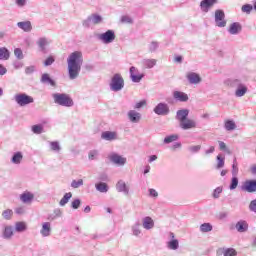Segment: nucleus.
<instances>
[{"label":"nucleus","mask_w":256,"mask_h":256,"mask_svg":"<svg viewBox=\"0 0 256 256\" xmlns=\"http://www.w3.org/2000/svg\"><path fill=\"white\" fill-rule=\"evenodd\" d=\"M15 229L18 233H21L27 229V224H25V222H17L15 224Z\"/></svg>","instance_id":"nucleus-33"},{"label":"nucleus","mask_w":256,"mask_h":256,"mask_svg":"<svg viewBox=\"0 0 256 256\" xmlns=\"http://www.w3.org/2000/svg\"><path fill=\"white\" fill-rule=\"evenodd\" d=\"M241 189L247 193H256V180H246Z\"/></svg>","instance_id":"nucleus-8"},{"label":"nucleus","mask_w":256,"mask_h":256,"mask_svg":"<svg viewBox=\"0 0 256 256\" xmlns=\"http://www.w3.org/2000/svg\"><path fill=\"white\" fill-rule=\"evenodd\" d=\"M3 237L4 239H11V237H13V227L6 226L4 228Z\"/></svg>","instance_id":"nucleus-27"},{"label":"nucleus","mask_w":256,"mask_h":256,"mask_svg":"<svg viewBox=\"0 0 256 256\" xmlns=\"http://www.w3.org/2000/svg\"><path fill=\"white\" fill-rule=\"evenodd\" d=\"M168 247H169V249H172L173 251H175L176 249H179V241L172 240V241L168 242Z\"/></svg>","instance_id":"nucleus-40"},{"label":"nucleus","mask_w":256,"mask_h":256,"mask_svg":"<svg viewBox=\"0 0 256 256\" xmlns=\"http://www.w3.org/2000/svg\"><path fill=\"white\" fill-rule=\"evenodd\" d=\"M53 63H55V58H53V56H49L45 60L44 65H45V67H49V65H53Z\"/></svg>","instance_id":"nucleus-49"},{"label":"nucleus","mask_w":256,"mask_h":256,"mask_svg":"<svg viewBox=\"0 0 256 256\" xmlns=\"http://www.w3.org/2000/svg\"><path fill=\"white\" fill-rule=\"evenodd\" d=\"M88 157L91 161H93V159H95V157H97V150H92L89 152Z\"/></svg>","instance_id":"nucleus-54"},{"label":"nucleus","mask_w":256,"mask_h":256,"mask_svg":"<svg viewBox=\"0 0 256 256\" xmlns=\"http://www.w3.org/2000/svg\"><path fill=\"white\" fill-rule=\"evenodd\" d=\"M124 85H125V81L123 80V77L121 76V74H115L111 82L112 91H121Z\"/></svg>","instance_id":"nucleus-5"},{"label":"nucleus","mask_w":256,"mask_h":256,"mask_svg":"<svg viewBox=\"0 0 256 256\" xmlns=\"http://www.w3.org/2000/svg\"><path fill=\"white\" fill-rule=\"evenodd\" d=\"M245 93H247V88H246V86L243 85V84H240V85L238 86V89H237L236 92H235L236 97H243V95H245Z\"/></svg>","instance_id":"nucleus-28"},{"label":"nucleus","mask_w":256,"mask_h":256,"mask_svg":"<svg viewBox=\"0 0 256 256\" xmlns=\"http://www.w3.org/2000/svg\"><path fill=\"white\" fill-rule=\"evenodd\" d=\"M221 193H223V188L222 187L216 188L213 193L214 199H219V195H221Z\"/></svg>","instance_id":"nucleus-47"},{"label":"nucleus","mask_w":256,"mask_h":256,"mask_svg":"<svg viewBox=\"0 0 256 256\" xmlns=\"http://www.w3.org/2000/svg\"><path fill=\"white\" fill-rule=\"evenodd\" d=\"M189 83H191L192 85H197L199 83H201V76H199V74L194 73V72H189L186 75Z\"/></svg>","instance_id":"nucleus-12"},{"label":"nucleus","mask_w":256,"mask_h":256,"mask_svg":"<svg viewBox=\"0 0 256 256\" xmlns=\"http://www.w3.org/2000/svg\"><path fill=\"white\" fill-rule=\"evenodd\" d=\"M110 161H112V163H115L116 165H124L125 163H127V158H123L119 154H112L110 155Z\"/></svg>","instance_id":"nucleus-13"},{"label":"nucleus","mask_w":256,"mask_h":256,"mask_svg":"<svg viewBox=\"0 0 256 256\" xmlns=\"http://www.w3.org/2000/svg\"><path fill=\"white\" fill-rule=\"evenodd\" d=\"M218 253H222L224 256H237V250L233 248H220Z\"/></svg>","instance_id":"nucleus-19"},{"label":"nucleus","mask_w":256,"mask_h":256,"mask_svg":"<svg viewBox=\"0 0 256 256\" xmlns=\"http://www.w3.org/2000/svg\"><path fill=\"white\" fill-rule=\"evenodd\" d=\"M14 99L20 107H25L35 102V99L32 96L25 93L16 94Z\"/></svg>","instance_id":"nucleus-4"},{"label":"nucleus","mask_w":256,"mask_h":256,"mask_svg":"<svg viewBox=\"0 0 256 256\" xmlns=\"http://www.w3.org/2000/svg\"><path fill=\"white\" fill-rule=\"evenodd\" d=\"M219 148H220V151H226L227 150V144H225V142H223V141H220L219 142Z\"/></svg>","instance_id":"nucleus-56"},{"label":"nucleus","mask_w":256,"mask_h":256,"mask_svg":"<svg viewBox=\"0 0 256 256\" xmlns=\"http://www.w3.org/2000/svg\"><path fill=\"white\" fill-rule=\"evenodd\" d=\"M71 205L72 209H79V207L81 206V200L75 199L74 201H72Z\"/></svg>","instance_id":"nucleus-50"},{"label":"nucleus","mask_w":256,"mask_h":256,"mask_svg":"<svg viewBox=\"0 0 256 256\" xmlns=\"http://www.w3.org/2000/svg\"><path fill=\"white\" fill-rule=\"evenodd\" d=\"M32 131L36 135H41V133H43V125H41V124L33 125L32 126Z\"/></svg>","instance_id":"nucleus-37"},{"label":"nucleus","mask_w":256,"mask_h":256,"mask_svg":"<svg viewBox=\"0 0 256 256\" xmlns=\"http://www.w3.org/2000/svg\"><path fill=\"white\" fill-rule=\"evenodd\" d=\"M17 25L20 29H22V31H25L26 33H29V31L33 29L31 21L18 22Z\"/></svg>","instance_id":"nucleus-18"},{"label":"nucleus","mask_w":256,"mask_h":256,"mask_svg":"<svg viewBox=\"0 0 256 256\" xmlns=\"http://www.w3.org/2000/svg\"><path fill=\"white\" fill-rule=\"evenodd\" d=\"M153 161H157V155H152V156H150L149 162H150V163H153Z\"/></svg>","instance_id":"nucleus-62"},{"label":"nucleus","mask_w":256,"mask_h":256,"mask_svg":"<svg viewBox=\"0 0 256 256\" xmlns=\"http://www.w3.org/2000/svg\"><path fill=\"white\" fill-rule=\"evenodd\" d=\"M242 11L243 13H251V11H253V6H251V4H245L242 6Z\"/></svg>","instance_id":"nucleus-46"},{"label":"nucleus","mask_w":256,"mask_h":256,"mask_svg":"<svg viewBox=\"0 0 256 256\" xmlns=\"http://www.w3.org/2000/svg\"><path fill=\"white\" fill-rule=\"evenodd\" d=\"M91 20L92 23H94V25H99V23H101V21H103V18H101V16L94 14L91 16Z\"/></svg>","instance_id":"nucleus-41"},{"label":"nucleus","mask_w":256,"mask_h":256,"mask_svg":"<svg viewBox=\"0 0 256 256\" xmlns=\"http://www.w3.org/2000/svg\"><path fill=\"white\" fill-rule=\"evenodd\" d=\"M174 98L182 102L189 101V96H187V94H185L184 92H174Z\"/></svg>","instance_id":"nucleus-23"},{"label":"nucleus","mask_w":256,"mask_h":256,"mask_svg":"<svg viewBox=\"0 0 256 256\" xmlns=\"http://www.w3.org/2000/svg\"><path fill=\"white\" fill-rule=\"evenodd\" d=\"M143 65L145 66L146 69H153V67H155V65H157V60H155V59L143 60Z\"/></svg>","instance_id":"nucleus-25"},{"label":"nucleus","mask_w":256,"mask_h":256,"mask_svg":"<svg viewBox=\"0 0 256 256\" xmlns=\"http://www.w3.org/2000/svg\"><path fill=\"white\" fill-rule=\"evenodd\" d=\"M95 187L97 191H99L100 193H107V191H109V187L107 186V183H104V182H100L96 184Z\"/></svg>","instance_id":"nucleus-26"},{"label":"nucleus","mask_w":256,"mask_h":256,"mask_svg":"<svg viewBox=\"0 0 256 256\" xmlns=\"http://www.w3.org/2000/svg\"><path fill=\"white\" fill-rule=\"evenodd\" d=\"M237 185H239V179L237 177H233L230 184V189L233 191V189H237Z\"/></svg>","instance_id":"nucleus-44"},{"label":"nucleus","mask_w":256,"mask_h":256,"mask_svg":"<svg viewBox=\"0 0 256 256\" xmlns=\"http://www.w3.org/2000/svg\"><path fill=\"white\" fill-rule=\"evenodd\" d=\"M73 197V194L71 192L66 193L63 198L60 200V206L65 207L67 203H69V199Z\"/></svg>","instance_id":"nucleus-29"},{"label":"nucleus","mask_w":256,"mask_h":256,"mask_svg":"<svg viewBox=\"0 0 256 256\" xmlns=\"http://www.w3.org/2000/svg\"><path fill=\"white\" fill-rule=\"evenodd\" d=\"M14 55L15 57H17V59H23V51L21 50V48H16L14 50Z\"/></svg>","instance_id":"nucleus-48"},{"label":"nucleus","mask_w":256,"mask_h":256,"mask_svg":"<svg viewBox=\"0 0 256 256\" xmlns=\"http://www.w3.org/2000/svg\"><path fill=\"white\" fill-rule=\"evenodd\" d=\"M217 0H202L200 3V7L204 13H208L209 9L213 7V5H216Z\"/></svg>","instance_id":"nucleus-10"},{"label":"nucleus","mask_w":256,"mask_h":256,"mask_svg":"<svg viewBox=\"0 0 256 256\" xmlns=\"http://www.w3.org/2000/svg\"><path fill=\"white\" fill-rule=\"evenodd\" d=\"M200 150H201V145L190 147V151H192L193 153H197V151H200Z\"/></svg>","instance_id":"nucleus-57"},{"label":"nucleus","mask_w":256,"mask_h":256,"mask_svg":"<svg viewBox=\"0 0 256 256\" xmlns=\"http://www.w3.org/2000/svg\"><path fill=\"white\" fill-rule=\"evenodd\" d=\"M5 73H7V68L0 64V75H5Z\"/></svg>","instance_id":"nucleus-59"},{"label":"nucleus","mask_w":256,"mask_h":256,"mask_svg":"<svg viewBox=\"0 0 256 256\" xmlns=\"http://www.w3.org/2000/svg\"><path fill=\"white\" fill-rule=\"evenodd\" d=\"M200 231L202 233H209V231H213V226L209 223H204L200 226Z\"/></svg>","instance_id":"nucleus-34"},{"label":"nucleus","mask_w":256,"mask_h":256,"mask_svg":"<svg viewBox=\"0 0 256 256\" xmlns=\"http://www.w3.org/2000/svg\"><path fill=\"white\" fill-rule=\"evenodd\" d=\"M38 47H40L41 51H45V46L49 45L47 38H40L37 42Z\"/></svg>","instance_id":"nucleus-35"},{"label":"nucleus","mask_w":256,"mask_h":256,"mask_svg":"<svg viewBox=\"0 0 256 256\" xmlns=\"http://www.w3.org/2000/svg\"><path fill=\"white\" fill-rule=\"evenodd\" d=\"M154 113H156V115H167L169 113V106H167V104L159 103L154 108Z\"/></svg>","instance_id":"nucleus-9"},{"label":"nucleus","mask_w":256,"mask_h":256,"mask_svg":"<svg viewBox=\"0 0 256 256\" xmlns=\"http://www.w3.org/2000/svg\"><path fill=\"white\" fill-rule=\"evenodd\" d=\"M43 237H49L51 235V223L45 222L42 224V229L40 231Z\"/></svg>","instance_id":"nucleus-16"},{"label":"nucleus","mask_w":256,"mask_h":256,"mask_svg":"<svg viewBox=\"0 0 256 256\" xmlns=\"http://www.w3.org/2000/svg\"><path fill=\"white\" fill-rule=\"evenodd\" d=\"M116 189L119 191V193H126V195H129V188H127V184H125L123 180L118 181L116 184Z\"/></svg>","instance_id":"nucleus-17"},{"label":"nucleus","mask_w":256,"mask_h":256,"mask_svg":"<svg viewBox=\"0 0 256 256\" xmlns=\"http://www.w3.org/2000/svg\"><path fill=\"white\" fill-rule=\"evenodd\" d=\"M137 73H139V70H137V68L132 66L130 68V77L134 83H139V81L143 79V74H137Z\"/></svg>","instance_id":"nucleus-11"},{"label":"nucleus","mask_w":256,"mask_h":256,"mask_svg":"<svg viewBox=\"0 0 256 256\" xmlns=\"http://www.w3.org/2000/svg\"><path fill=\"white\" fill-rule=\"evenodd\" d=\"M35 199V195L29 191H25L20 195L22 203H31Z\"/></svg>","instance_id":"nucleus-14"},{"label":"nucleus","mask_w":256,"mask_h":256,"mask_svg":"<svg viewBox=\"0 0 256 256\" xmlns=\"http://www.w3.org/2000/svg\"><path fill=\"white\" fill-rule=\"evenodd\" d=\"M177 139H179V136H177V135L167 136L164 139V143H173V141H177Z\"/></svg>","instance_id":"nucleus-43"},{"label":"nucleus","mask_w":256,"mask_h":256,"mask_svg":"<svg viewBox=\"0 0 256 256\" xmlns=\"http://www.w3.org/2000/svg\"><path fill=\"white\" fill-rule=\"evenodd\" d=\"M251 173H253V175H256V166L251 167Z\"/></svg>","instance_id":"nucleus-64"},{"label":"nucleus","mask_w":256,"mask_h":256,"mask_svg":"<svg viewBox=\"0 0 256 256\" xmlns=\"http://www.w3.org/2000/svg\"><path fill=\"white\" fill-rule=\"evenodd\" d=\"M2 217H4L7 221H9L13 217V210L11 209L4 210L2 212Z\"/></svg>","instance_id":"nucleus-36"},{"label":"nucleus","mask_w":256,"mask_h":256,"mask_svg":"<svg viewBox=\"0 0 256 256\" xmlns=\"http://www.w3.org/2000/svg\"><path fill=\"white\" fill-rule=\"evenodd\" d=\"M0 59L4 61H7V59H9V50H7V48H0Z\"/></svg>","instance_id":"nucleus-30"},{"label":"nucleus","mask_w":256,"mask_h":256,"mask_svg":"<svg viewBox=\"0 0 256 256\" xmlns=\"http://www.w3.org/2000/svg\"><path fill=\"white\" fill-rule=\"evenodd\" d=\"M50 145L52 151H59L61 149V146H59V142H51Z\"/></svg>","instance_id":"nucleus-51"},{"label":"nucleus","mask_w":256,"mask_h":256,"mask_svg":"<svg viewBox=\"0 0 256 256\" xmlns=\"http://www.w3.org/2000/svg\"><path fill=\"white\" fill-rule=\"evenodd\" d=\"M249 209L250 211H253L254 213H256V199L250 202Z\"/></svg>","instance_id":"nucleus-53"},{"label":"nucleus","mask_w":256,"mask_h":256,"mask_svg":"<svg viewBox=\"0 0 256 256\" xmlns=\"http://www.w3.org/2000/svg\"><path fill=\"white\" fill-rule=\"evenodd\" d=\"M155 226V222H153V219L151 217H145L143 220V227L144 229H153Z\"/></svg>","instance_id":"nucleus-24"},{"label":"nucleus","mask_w":256,"mask_h":256,"mask_svg":"<svg viewBox=\"0 0 256 256\" xmlns=\"http://www.w3.org/2000/svg\"><path fill=\"white\" fill-rule=\"evenodd\" d=\"M67 63L70 79H77L83 65V53L81 51L72 52L67 59Z\"/></svg>","instance_id":"nucleus-1"},{"label":"nucleus","mask_w":256,"mask_h":256,"mask_svg":"<svg viewBox=\"0 0 256 256\" xmlns=\"http://www.w3.org/2000/svg\"><path fill=\"white\" fill-rule=\"evenodd\" d=\"M16 213L18 214V215H22V213H25V210L23 209V208H17L16 210Z\"/></svg>","instance_id":"nucleus-60"},{"label":"nucleus","mask_w":256,"mask_h":256,"mask_svg":"<svg viewBox=\"0 0 256 256\" xmlns=\"http://www.w3.org/2000/svg\"><path fill=\"white\" fill-rule=\"evenodd\" d=\"M249 228V225L245 221H239L236 224V229L239 233H245L247 229Z\"/></svg>","instance_id":"nucleus-21"},{"label":"nucleus","mask_w":256,"mask_h":256,"mask_svg":"<svg viewBox=\"0 0 256 256\" xmlns=\"http://www.w3.org/2000/svg\"><path fill=\"white\" fill-rule=\"evenodd\" d=\"M17 5H20V7H23V5H25V0H17Z\"/></svg>","instance_id":"nucleus-63"},{"label":"nucleus","mask_w":256,"mask_h":256,"mask_svg":"<svg viewBox=\"0 0 256 256\" xmlns=\"http://www.w3.org/2000/svg\"><path fill=\"white\" fill-rule=\"evenodd\" d=\"M81 185H83V179L80 180H73L71 183V187H73V189H78V187H81Z\"/></svg>","instance_id":"nucleus-45"},{"label":"nucleus","mask_w":256,"mask_h":256,"mask_svg":"<svg viewBox=\"0 0 256 256\" xmlns=\"http://www.w3.org/2000/svg\"><path fill=\"white\" fill-rule=\"evenodd\" d=\"M241 29V24H239L238 22H234L230 25L229 33H231V35H237V33L241 31Z\"/></svg>","instance_id":"nucleus-20"},{"label":"nucleus","mask_w":256,"mask_h":256,"mask_svg":"<svg viewBox=\"0 0 256 256\" xmlns=\"http://www.w3.org/2000/svg\"><path fill=\"white\" fill-rule=\"evenodd\" d=\"M187 117H189V110L183 109L177 112L176 119L179 121L181 129H195L197 123Z\"/></svg>","instance_id":"nucleus-2"},{"label":"nucleus","mask_w":256,"mask_h":256,"mask_svg":"<svg viewBox=\"0 0 256 256\" xmlns=\"http://www.w3.org/2000/svg\"><path fill=\"white\" fill-rule=\"evenodd\" d=\"M99 39L102 43H113L115 41V32L113 30H107L105 33L99 35Z\"/></svg>","instance_id":"nucleus-7"},{"label":"nucleus","mask_w":256,"mask_h":256,"mask_svg":"<svg viewBox=\"0 0 256 256\" xmlns=\"http://www.w3.org/2000/svg\"><path fill=\"white\" fill-rule=\"evenodd\" d=\"M122 23H132L131 17L129 16H122L121 18Z\"/></svg>","instance_id":"nucleus-55"},{"label":"nucleus","mask_w":256,"mask_h":256,"mask_svg":"<svg viewBox=\"0 0 256 256\" xmlns=\"http://www.w3.org/2000/svg\"><path fill=\"white\" fill-rule=\"evenodd\" d=\"M22 160H23V154H21V152L15 153L12 157V163H15L16 165L21 163Z\"/></svg>","instance_id":"nucleus-31"},{"label":"nucleus","mask_w":256,"mask_h":256,"mask_svg":"<svg viewBox=\"0 0 256 256\" xmlns=\"http://www.w3.org/2000/svg\"><path fill=\"white\" fill-rule=\"evenodd\" d=\"M102 139L113 141L114 139H117V134L115 132L106 131L102 133Z\"/></svg>","instance_id":"nucleus-22"},{"label":"nucleus","mask_w":256,"mask_h":256,"mask_svg":"<svg viewBox=\"0 0 256 256\" xmlns=\"http://www.w3.org/2000/svg\"><path fill=\"white\" fill-rule=\"evenodd\" d=\"M237 173H239V167L237 164V159H234L233 165H232V175L236 177Z\"/></svg>","instance_id":"nucleus-42"},{"label":"nucleus","mask_w":256,"mask_h":256,"mask_svg":"<svg viewBox=\"0 0 256 256\" xmlns=\"http://www.w3.org/2000/svg\"><path fill=\"white\" fill-rule=\"evenodd\" d=\"M217 165H216V169H223V167H225V158L221 157V155L217 156Z\"/></svg>","instance_id":"nucleus-38"},{"label":"nucleus","mask_w":256,"mask_h":256,"mask_svg":"<svg viewBox=\"0 0 256 256\" xmlns=\"http://www.w3.org/2000/svg\"><path fill=\"white\" fill-rule=\"evenodd\" d=\"M42 83H50L52 87H55V81L49 77V74H43L41 78Z\"/></svg>","instance_id":"nucleus-32"},{"label":"nucleus","mask_w":256,"mask_h":256,"mask_svg":"<svg viewBox=\"0 0 256 256\" xmlns=\"http://www.w3.org/2000/svg\"><path fill=\"white\" fill-rule=\"evenodd\" d=\"M235 122H233L232 120H227L225 122V129L227 131H233L235 129Z\"/></svg>","instance_id":"nucleus-39"},{"label":"nucleus","mask_w":256,"mask_h":256,"mask_svg":"<svg viewBox=\"0 0 256 256\" xmlns=\"http://www.w3.org/2000/svg\"><path fill=\"white\" fill-rule=\"evenodd\" d=\"M145 105H147V101L141 100L140 102L136 103L135 109H141V107H145Z\"/></svg>","instance_id":"nucleus-52"},{"label":"nucleus","mask_w":256,"mask_h":256,"mask_svg":"<svg viewBox=\"0 0 256 256\" xmlns=\"http://www.w3.org/2000/svg\"><path fill=\"white\" fill-rule=\"evenodd\" d=\"M54 103L62 107H73V99L67 94H53Z\"/></svg>","instance_id":"nucleus-3"},{"label":"nucleus","mask_w":256,"mask_h":256,"mask_svg":"<svg viewBox=\"0 0 256 256\" xmlns=\"http://www.w3.org/2000/svg\"><path fill=\"white\" fill-rule=\"evenodd\" d=\"M174 61H175L176 63H181V61H183V57H182V56H176V57L174 58Z\"/></svg>","instance_id":"nucleus-61"},{"label":"nucleus","mask_w":256,"mask_h":256,"mask_svg":"<svg viewBox=\"0 0 256 256\" xmlns=\"http://www.w3.org/2000/svg\"><path fill=\"white\" fill-rule=\"evenodd\" d=\"M149 194L151 197H159V193H157V190L155 189H149Z\"/></svg>","instance_id":"nucleus-58"},{"label":"nucleus","mask_w":256,"mask_h":256,"mask_svg":"<svg viewBox=\"0 0 256 256\" xmlns=\"http://www.w3.org/2000/svg\"><path fill=\"white\" fill-rule=\"evenodd\" d=\"M128 118L132 123H139L141 121V114L135 110H131L128 112Z\"/></svg>","instance_id":"nucleus-15"},{"label":"nucleus","mask_w":256,"mask_h":256,"mask_svg":"<svg viewBox=\"0 0 256 256\" xmlns=\"http://www.w3.org/2000/svg\"><path fill=\"white\" fill-rule=\"evenodd\" d=\"M215 23L217 27H226L227 21L225 20V12L223 10L215 11Z\"/></svg>","instance_id":"nucleus-6"}]
</instances>
